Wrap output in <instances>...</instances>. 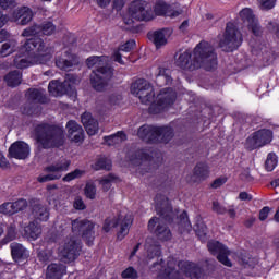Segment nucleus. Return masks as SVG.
Listing matches in <instances>:
<instances>
[{
    "label": "nucleus",
    "mask_w": 279,
    "mask_h": 279,
    "mask_svg": "<svg viewBox=\"0 0 279 279\" xmlns=\"http://www.w3.org/2000/svg\"><path fill=\"white\" fill-rule=\"evenodd\" d=\"M180 269V270H178ZM153 274H158L157 279H182L180 271L190 276V278H202V268L191 262H177L175 258L169 257L165 266L162 259L154 263L150 267Z\"/></svg>",
    "instance_id": "7ed1b4c3"
},
{
    "label": "nucleus",
    "mask_w": 279,
    "mask_h": 279,
    "mask_svg": "<svg viewBox=\"0 0 279 279\" xmlns=\"http://www.w3.org/2000/svg\"><path fill=\"white\" fill-rule=\"evenodd\" d=\"M194 175L198 178V180H206L208 175H210V168L206 163H198L194 168Z\"/></svg>",
    "instance_id": "c9c22d12"
},
{
    "label": "nucleus",
    "mask_w": 279,
    "mask_h": 279,
    "mask_svg": "<svg viewBox=\"0 0 279 279\" xmlns=\"http://www.w3.org/2000/svg\"><path fill=\"white\" fill-rule=\"evenodd\" d=\"M40 32L45 36H51V34H56V25H53V23H51V22L45 23L40 27Z\"/></svg>",
    "instance_id": "8fccbe9b"
},
{
    "label": "nucleus",
    "mask_w": 279,
    "mask_h": 279,
    "mask_svg": "<svg viewBox=\"0 0 279 279\" xmlns=\"http://www.w3.org/2000/svg\"><path fill=\"white\" fill-rule=\"evenodd\" d=\"M39 32H40V26L33 25V26L25 28L22 32V36H23V38H29V36H38Z\"/></svg>",
    "instance_id": "a18cd8bd"
},
{
    "label": "nucleus",
    "mask_w": 279,
    "mask_h": 279,
    "mask_svg": "<svg viewBox=\"0 0 279 279\" xmlns=\"http://www.w3.org/2000/svg\"><path fill=\"white\" fill-rule=\"evenodd\" d=\"M171 34H173L171 28H163L149 35V39L153 40L154 45L158 48L167 45V40L171 38Z\"/></svg>",
    "instance_id": "5701e85b"
},
{
    "label": "nucleus",
    "mask_w": 279,
    "mask_h": 279,
    "mask_svg": "<svg viewBox=\"0 0 279 279\" xmlns=\"http://www.w3.org/2000/svg\"><path fill=\"white\" fill-rule=\"evenodd\" d=\"M155 210L160 218L153 217L148 221L149 232H154L158 239L161 241H169L171 239V230L165 226L162 219L171 223L175 217H178V211H173L169 198L165 195H157L155 198Z\"/></svg>",
    "instance_id": "f03ea898"
},
{
    "label": "nucleus",
    "mask_w": 279,
    "mask_h": 279,
    "mask_svg": "<svg viewBox=\"0 0 279 279\" xmlns=\"http://www.w3.org/2000/svg\"><path fill=\"white\" fill-rule=\"evenodd\" d=\"M137 136L143 141L169 143V141L173 138V129L171 126H151L144 124L138 129Z\"/></svg>",
    "instance_id": "0eeeda50"
},
{
    "label": "nucleus",
    "mask_w": 279,
    "mask_h": 279,
    "mask_svg": "<svg viewBox=\"0 0 279 279\" xmlns=\"http://www.w3.org/2000/svg\"><path fill=\"white\" fill-rule=\"evenodd\" d=\"M94 169H96V171H99V169H106V171H110V169H112V161H110L108 158H100L95 163Z\"/></svg>",
    "instance_id": "37998d69"
},
{
    "label": "nucleus",
    "mask_w": 279,
    "mask_h": 279,
    "mask_svg": "<svg viewBox=\"0 0 279 279\" xmlns=\"http://www.w3.org/2000/svg\"><path fill=\"white\" fill-rule=\"evenodd\" d=\"M151 19H154L151 7L145 1L136 0L130 4L129 11L124 16V23L125 25H132L134 21H151Z\"/></svg>",
    "instance_id": "6e6552de"
},
{
    "label": "nucleus",
    "mask_w": 279,
    "mask_h": 279,
    "mask_svg": "<svg viewBox=\"0 0 279 279\" xmlns=\"http://www.w3.org/2000/svg\"><path fill=\"white\" fill-rule=\"evenodd\" d=\"M37 143L43 149H52L64 145V129L47 123L38 124L35 128Z\"/></svg>",
    "instance_id": "39448f33"
},
{
    "label": "nucleus",
    "mask_w": 279,
    "mask_h": 279,
    "mask_svg": "<svg viewBox=\"0 0 279 279\" xmlns=\"http://www.w3.org/2000/svg\"><path fill=\"white\" fill-rule=\"evenodd\" d=\"M23 77V74H21L20 71H13L11 73H9L4 80L8 84V86H11L12 88H14V86H19V84H21V80Z\"/></svg>",
    "instance_id": "4c0bfd02"
},
{
    "label": "nucleus",
    "mask_w": 279,
    "mask_h": 279,
    "mask_svg": "<svg viewBox=\"0 0 279 279\" xmlns=\"http://www.w3.org/2000/svg\"><path fill=\"white\" fill-rule=\"evenodd\" d=\"M233 258H235L240 265H247L250 263V256H247V253H236L233 255Z\"/></svg>",
    "instance_id": "6e6d98bb"
},
{
    "label": "nucleus",
    "mask_w": 279,
    "mask_h": 279,
    "mask_svg": "<svg viewBox=\"0 0 279 279\" xmlns=\"http://www.w3.org/2000/svg\"><path fill=\"white\" fill-rule=\"evenodd\" d=\"M15 48H16L15 41H7V43L2 44V51H1L0 56L2 58H7V56L14 53Z\"/></svg>",
    "instance_id": "79ce46f5"
},
{
    "label": "nucleus",
    "mask_w": 279,
    "mask_h": 279,
    "mask_svg": "<svg viewBox=\"0 0 279 279\" xmlns=\"http://www.w3.org/2000/svg\"><path fill=\"white\" fill-rule=\"evenodd\" d=\"M87 199H95L97 196V186L93 182H87L84 189Z\"/></svg>",
    "instance_id": "a19ab883"
},
{
    "label": "nucleus",
    "mask_w": 279,
    "mask_h": 279,
    "mask_svg": "<svg viewBox=\"0 0 279 279\" xmlns=\"http://www.w3.org/2000/svg\"><path fill=\"white\" fill-rule=\"evenodd\" d=\"M72 233L75 236H82L84 241H87V245H93L95 241V223L87 219H75L71 221Z\"/></svg>",
    "instance_id": "9b49d317"
},
{
    "label": "nucleus",
    "mask_w": 279,
    "mask_h": 279,
    "mask_svg": "<svg viewBox=\"0 0 279 279\" xmlns=\"http://www.w3.org/2000/svg\"><path fill=\"white\" fill-rule=\"evenodd\" d=\"M84 175V171L80 169H75L74 171L68 173L63 178V182H73V180H77L78 178H82Z\"/></svg>",
    "instance_id": "de8ad7c7"
},
{
    "label": "nucleus",
    "mask_w": 279,
    "mask_h": 279,
    "mask_svg": "<svg viewBox=\"0 0 279 279\" xmlns=\"http://www.w3.org/2000/svg\"><path fill=\"white\" fill-rule=\"evenodd\" d=\"M131 93L132 95H135V97H138V99L145 105L151 104V101H154V97H156L151 84L143 78L135 81L131 85Z\"/></svg>",
    "instance_id": "ddd939ff"
},
{
    "label": "nucleus",
    "mask_w": 279,
    "mask_h": 279,
    "mask_svg": "<svg viewBox=\"0 0 279 279\" xmlns=\"http://www.w3.org/2000/svg\"><path fill=\"white\" fill-rule=\"evenodd\" d=\"M175 90L173 88H163L160 90L157 96V104H153L149 108V112L153 114H158V112H162L165 108H169V106H173L175 102Z\"/></svg>",
    "instance_id": "2eb2a0df"
},
{
    "label": "nucleus",
    "mask_w": 279,
    "mask_h": 279,
    "mask_svg": "<svg viewBox=\"0 0 279 279\" xmlns=\"http://www.w3.org/2000/svg\"><path fill=\"white\" fill-rule=\"evenodd\" d=\"M114 181V177L109 174L108 177H104L99 183L102 186V191H110L112 186V182Z\"/></svg>",
    "instance_id": "09e8293b"
},
{
    "label": "nucleus",
    "mask_w": 279,
    "mask_h": 279,
    "mask_svg": "<svg viewBox=\"0 0 279 279\" xmlns=\"http://www.w3.org/2000/svg\"><path fill=\"white\" fill-rule=\"evenodd\" d=\"M168 12H169V7L167 5V2L159 1L155 5V14H157V16H167Z\"/></svg>",
    "instance_id": "c03bdc74"
},
{
    "label": "nucleus",
    "mask_w": 279,
    "mask_h": 279,
    "mask_svg": "<svg viewBox=\"0 0 279 279\" xmlns=\"http://www.w3.org/2000/svg\"><path fill=\"white\" fill-rule=\"evenodd\" d=\"M20 51L32 56L40 64H47L53 58V48L47 46L40 37H33L24 41Z\"/></svg>",
    "instance_id": "423d86ee"
},
{
    "label": "nucleus",
    "mask_w": 279,
    "mask_h": 279,
    "mask_svg": "<svg viewBox=\"0 0 279 279\" xmlns=\"http://www.w3.org/2000/svg\"><path fill=\"white\" fill-rule=\"evenodd\" d=\"M240 19L243 23H246L250 31L254 36H260L263 34V29L260 28V24L258 23V19L254 15V11L251 8H244L240 11Z\"/></svg>",
    "instance_id": "a211bd4d"
},
{
    "label": "nucleus",
    "mask_w": 279,
    "mask_h": 279,
    "mask_svg": "<svg viewBox=\"0 0 279 279\" xmlns=\"http://www.w3.org/2000/svg\"><path fill=\"white\" fill-rule=\"evenodd\" d=\"M0 213L2 215H15L12 203H4L0 205Z\"/></svg>",
    "instance_id": "5fc2aeb1"
},
{
    "label": "nucleus",
    "mask_w": 279,
    "mask_h": 279,
    "mask_svg": "<svg viewBox=\"0 0 279 279\" xmlns=\"http://www.w3.org/2000/svg\"><path fill=\"white\" fill-rule=\"evenodd\" d=\"M125 133L119 131L117 134L105 136L104 140L109 146L121 145L125 141Z\"/></svg>",
    "instance_id": "f704fd0d"
},
{
    "label": "nucleus",
    "mask_w": 279,
    "mask_h": 279,
    "mask_svg": "<svg viewBox=\"0 0 279 279\" xmlns=\"http://www.w3.org/2000/svg\"><path fill=\"white\" fill-rule=\"evenodd\" d=\"M265 167L267 171H274L278 167V156L274 153L268 154Z\"/></svg>",
    "instance_id": "ea45409f"
},
{
    "label": "nucleus",
    "mask_w": 279,
    "mask_h": 279,
    "mask_svg": "<svg viewBox=\"0 0 279 279\" xmlns=\"http://www.w3.org/2000/svg\"><path fill=\"white\" fill-rule=\"evenodd\" d=\"M28 99L36 101L37 104H47V96H45V89H33L28 93Z\"/></svg>",
    "instance_id": "e433bc0d"
},
{
    "label": "nucleus",
    "mask_w": 279,
    "mask_h": 279,
    "mask_svg": "<svg viewBox=\"0 0 279 279\" xmlns=\"http://www.w3.org/2000/svg\"><path fill=\"white\" fill-rule=\"evenodd\" d=\"M180 222H179V226L181 228H184L185 230H191V221H189V215L183 211L181 215H180Z\"/></svg>",
    "instance_id": "864d4df0"
},
{
    "label": "nucleus",
    "mask_w": 279,
    "mask_h": 279,
    "mask_svg": "<svg viewBox=\"0 0 279 279\" xmlns=\"http://www.w3.org/2000/svg\"><path fill=\"white\" fill-rule=\"evenodd\" d=\"M257 5L259 10H274L276 8V0H258Z\"/></svg>",
    "instance_id": "49530a36"
},
{
    "label": "nucleus",
    "mask_w": 279,
    "mask_h": 279,
    "mask_svg": "<svg viewBox=\"0 0 279 279\" xmlns=\"http://www.w3.org/2000/svg\"><path fill=\"white\" fill-rule=\"evenodd\" d=\"M11 254L13 260H15V263H19L20 260H25V258H28L29 251H27L24 246H22L19 243H12Z\"/></svg>",
    "instance_id": "c85d7f7f"
},
{
    "label": "nucleus",
    "mask_w": 279,
    "mask_h": 279,
    "mask_svg": "<svg viewBox=\"0 0 279 279\" xmlns=\"http://www.w3.org/2000/svg\"><path fill=\"white\" fill-rule=\"evenodd\" d=\"M134 218L132 217V214H128L126 216L123 217V219L120 222V230L118 231L119 241H123V239L128 236Z\"/></svg>",
    "instance_id": "cd10ccee"
},
{
    "label": "nucleus",
    "mask_w": 279,
    "mask_h": 279,
    "mask_svg": "<svg viewBox=\"0 0 279 279\" xmlns=\"http://www.w3.org/2000/svg\"><path fill=\"white\" fill-rule=\"evenodd\" d=\"M132 165L145 167L147 166V162H151V158L145 150H138L135 154V157L131 159Z\"/></svg>",
    "instance_id": "473e14b6"
},
{
    "label": "nucleus",
    "mask_w": 279,
    "mask_h": 279,
    "mask_svg": "<svg viewBox=\"0 0 279 279\" xmlns=\"http://www.w3.org/2000/svg\"><path fill=\"white\" fill-rule=\"evenodd\" d=\"M75 64H77V57L70 53L58 57L56 60V65L61 71H71V68L75 66Z\"/></svg>",
    "instance_id": "393cba45"
},
{
    "label": "nucleus",
    "mask_w": 279,
    "mask_h": 279,
    "mask_svg": "<svg viewBox=\"0 0 279 279\" xmlns=\"http://www.w3.org/2000/svg\"><path fill=\"white\" fill-rule=\"evenodd\" d=\"M269 213H271V209L269 207H264L263 209H260L259 211V220L260 221H265V219H267V217H269Z\"/></svg>",
    "instance_id": "680f3d73"
},
{
    "label": "nucleus",
    "mask_w": 279,
    "mask_h": 279,
    "mask_svg": "<svg viewBox=\"0 0 279 279\" xmlns=\"http://www.w3.org/2000/svg\"><path fill=\"white\" fill-rule=\"evenodd\" d=\"M211 210L214 213H217V215H226V213H228V209H226V207L221 206V204H219V202H217V201L213 202Z\"/></svg>",
    "instance_id": "13d9d810"
},
{
    "label": "nucleus",
    "mask_w": 279,
    "mask_h": 279,
    "mask_svg": "<svg viewBox=\"0 0 279 279\" xmlns=\"http://www.w3.org/2000/svg\"><path fill=\"white\" fill-rule=\"evenodd\" d=\"M175 64L180 69H187L189 71H194V69L214 71L217 69V52L208 41H201L194 48L193 59H191V51L185 50L178 57Z\"/></svg>",
    "instance_id": "f257e3e1"
},
{
    "label": "nucleus",
    "mask_w": 279,
    "mask_h": 279,
    "mask_svg": "<svg viewBox=\"0 0 279 279\" xmlns=\"http://www.w3.org/2000/svg\"><path fill=\"white\" fill-rule=\"evenodd\" d=\"M64 274H66V266L59 263L49 265L46 276L48 279H62Z\"/></svg>",
    "instance_id": "bb28decb"
},
{
    "label": "nucleus",
    "mask_w": 279,
    "mask_h": 279,
    "mask_svg": "<svg viewBox=\"0 0 279 279\" xmlns=\"http://www.w3.org/2000/svg\"><path fill=\"white\" fill-rule=\"evenodd\" d=\"M24 234L27 239H31V241H36V239L43 234V230L36 222H29L28 226L24 228Z\"/></svg>",
    "instance_id": "2f4dec72"
},
{
    "label": "nucleus",
    "mask_w": 279,
    "mask_h": 279,
    "mask_svg": "<svg viewBox=\"0 0 279 279\" xmlns=\"http://www.w3.org/2000/svg\"><path fill=\"white\" fill-rule=\"evenodd\" d=\"M14 239H16V231L14 230V228L11 227L8 230L7 240L14 241Z\"/></svg>",
    "instance_id": "0e129e2a"
},
{
    "label": "nucleus",
    "mask_w": 279,
    "mask_h": 279,
    "mask_svg": "<svg viewBox=\"0 0 279 279\" xmlns=\"http://www.w3.org/2000/svg\"><path fill=\"white\" fill-rule=\"evenodd\" d=\"M75 82V76L68 74L62 83L59 81H51L48 85V90L52 97H62L65 93H71V90H73Z\"/></svg>",
    "instance_id": "dca6fc26"
},
{
    "label": "nucleus",
    "mask_w": 279,
    "mask_h": 279,
    "mask_svg": "<svg viewBox=\"0 0 279 279\" xmlns=\"http://www.w3.org/2000/svg\"><path fill=\"white\" fill-rule=\"evenodd\" d=\"M81 121L89 136H95L97 132H99V122L95 118H93V114L85 112L81 117Z\"/></svg>",
    "instance_id": "4be33fe9"
},
{
    "label": "nucleus",
    "mask_w": 279,
    "mask_h": 279,
    "mask_svg": "<svg viewBox=\"0 0 279 279\" xmlns=\"http://www.w3.org/2000/svg\"><path fill=\"white\" fill-rule=\"evenodd\" d=\"M134 47H136V41L134 39H131L125 44H123L122 46H120L119 49L113 52L114 62H119V64H123V59H121L123 58V54H121V51H124V53H130V51H132Z\"/></svg>",
    "instance_id": "c756f323"
},
{
    "label": "nucleus",
    "mask_w": 279,
    "mask_h": 279,
    "mask_svg": "<svg viewBox=\"0 0 279 279\" xmlns=\"http://www.w3.org/2000/svg\"><path fill=\"white\" fill-rule=\"evenodd\" d=\"M37 258L39 263H43V265H47V263H51V260H53V251L51 250L38 251Z\"/></svg>",
    "instance_id": "58836bf2"
},
{
    "label": "nucleus",
    "mask_w": 279,
    "mask_h": 279,
    "mask_svg": "<svg viewBox=\"0 0 279 279\" xmlns=\"http://www.w3.org/2000/svg\"><path fill=\"white\" fill-rule=\"evenodd\" d=\"M74 208H76V210H84V208H86V205L84 204V201H82V198H76L74 202Z\"/></svg>",
    "instance_id": "e2e57ef3"
},
{
    "label": "nucleus",
    "mask_w": 279,
    "mask_h": 279,
    "mask_svg": "<svg viewBox=\"0 0 279 279\" xmlns=\"http://www.w3.org/2000/svg\"><path fill=\"white\" fill-rule=\"evenodd\" d=\"M86 64L88 69H95L90 76L93 88L98 92L106 90L108 82H110L114 75V70L106 65L108 64V57H89L86 61Z\"/></svg>",
    "instance_id": "20e7f679"
},
{
    "label": "nucleus",
    "mask_w": 279,
    "mask_h": 279,
    "mask_svg": "<svg viewBox=\"0 0 279 279\" xmlns=\"http://www.w3.org/2000/svg\"><path fill=\"white\" fill-rule=\"evenodd\" d=\"M121 99H123V97L119 94H112L110 96V104L117 105L119 104V101H121Z\"/></svg>",
    "instance_id": "69168bd1"
},
{
    "label": "nucleus",
    "mask_w": 279,
    "mask_h": 279,
    "mask_svg": "<svg viewBox=\"0 0 279 279\" xmlns=\"http://www.w3.org/2000/svg\"><path fill=\"white\" fill-rule=\"evenodd\" d=\"M29 145L25 142H15L9 148L11 158H15L16 160H25V158H29Z\"/></svg>",
    "instance_id": "6ab92c4d"
},
{
    "label": "nucleus",
    "mask_w": 279,
    "mask_h": 279,
    "mask_svg": "<svg viewBox=\"0 0 279 279\" xmlns=\"http://www.w3.org/2000/svg\"><path fill=\"white\" fill-rule=\"evenodd\" d=\"M33 217L37 221H47L49 219V209L43 204L34 205Z\"/></svg>",
    "instance_id": "7c9ffc66"
},
{
    "label": "nucleus",
    "mask_w": 279,
    "mask_h": 279,
    "mask_svg": "<svg viewBox=\"0 0 279 279\" xmlns=\"http://www.w3.org/2000/svg\"><path fill=\"white\" fill-rule=\"evenodd\" d=\"M69 167H71V160L69 159H60L59 161L47 166L45 168L46 173L41 174L37 178V181L40 183L52 182L53 180H60L62 178V173L64 171H69Z\"/></svg>",
    "instance_id": "f8f14e48"
},
{
    "label": "nucleus",
    "mask_w": 279,
    "mask_h": 279,
    "mask_svg": "<svg viewBox=\"0 0 279 279\" xmlns=\"http://www.w3.org/2000/svg\"><path fill=\"white\" fill-rule=\"evenodd\" d=\"M34 19V12L29 8L23 7L13 11L11 21L17 25H27Z\"/></svg>",
    "instance_id": "aec40b11"
},
{
    "label": "nucleus",
    "mask_w": 279,
    "mask_h": 279,
    "mask_svg": "<svg viewBox=\"0 0 279 279\" xmlns=\"http://www.w3.org/2000/svg\"><path fill=\"white\" fill-rule=\"evenodd\" d=\"M16 5V2L14 0H0V8L2 10H8V8H14Z\"/></svg>",
    "instance_id": "052dcab7"
},
{
    "label": "nucleus",
    "mask_w": 279,
    "mask_h": 279,
    "mask_svg": "<svg viewBox=\"0 0 279 279\" xmlns=\"http://www.w3.org/2000/svg\"><path fill=\"white\" fill-rule=\"evenodd\" d=\"M118 223L119 221H117V219L114 218L106 219L102 229L105 230V232H110V229L117 228Z\"/></svg>",
    "instance_id": "4d7b16f0"
},
{
    "label": "nucleus",
    "mask_w": 279,
    "mask_h": 279,
    "mask_svg": "<svg viewBox=\"0 0 279 279\" xmlns=\"http://www.w3.org/2000/svg\"><path fill=\"white\" fill-rule=\"evenodd\" d=\"M36 64H40L32 54L26 52H21L14 59V66L16 69H27L29 66H34Z\"/></svg>",
    "instance_id": "b1692460"
},
{
    "label": "nucleus",
    "mask_w": 279,
    "mask_h": 279,
    "mask_svg": "<svg viewBox=\"0 0 279 279\" xmlns=\"http://www.w3.org/2000/svg\"><path fill=\"white\" fill-rule=\"evenodd\" d=\"M68 137L72 143H82L84 141V129L77 122L70 120L66 123Z\"/></svg>",
    "instance_id": "412c9836"
},
{
    "label": "nucleus",
    "mask_w": 279,
    "mask_h": 279,
    "mask_svg": "<svg viewBox=\"0 0 279 279\" xmlns=\"http://www.w3.org/2000/svg\"><path fill=\"white\" fill-rule=\"evenodd\" d=\"M122 278L124 279H136L138 278V271L134 267H129L122 271Z\"/></svg>",
    "instance_id": "3c124183"
},
{
    "label": "nucleus",
    "mask_w": 279,
    "mask_h": 279,
    "mask_svg": "<svg viewBox=\"0 0 279 279\" xmlns=\"http://www.w3.org/2000/svg\"><path fill=\"white\" fill-rule=\"evenodd\" d=\"M82 252V242L77 238L68 236L60 243L58 254L64 263L77 260Z\"/></svg>",
    "instance_id": "1a4fd4ad"
},
{
    "label": "nucleus",
    "mask_w": 279,
    "mask_h": 279,
    "mask_svg": "<svg viewBox=\"0 0 279 279\" xmlns=\"http://www.w3.org/2000/svg\"><path fill=\"white\" fill-rule=\"evenodd\" d=\"M271 141H274V132L268 129H263L254 132L247 137L245 147L252 151L254 149H258V147L269 145Z\"/></svg>",
    "instance_id": "4468645a"
},
{
    "label": "nucleus",
    "mask_w": 279,
    "mask_h": 279,
    "mask_svg": "<svg viewBox=\"0 0 279 279\" xmlns=\"http://www.w3.org/2000/svg\"><path fill=\"white\" fill-rule=\"evenodd\" d=\"M156 78L158 84H162L163 82L165 84L169 85L171 82H173L171 78V72L165 68H158Z\"/></svg>",
    "instance_id": "72a5a7b5"
},
{
    "label": "nucleus",
    "mask_w": 279,
    "mask_h": 279,
    "mask_svg": "<svg viewBox=\"0 0 279 279\" xmlns=\"http://www.w3.org/2000/svg\"><path fill=\"white\" fill-rule=\"evenodd\" d=\"M145 250L147 252L146 260H154V258H160L162 254L160 245L154 243V240L150 238L146 240Z\"/></svg>",
    "instance_id": "a878e982"
},
{
    "label": "nucleus",
    "mask_w": 279,
    "mask_h": 279,
    "mask_svg": "<svg viewBox=\"0 0 279 279\" xmlns=\"http://www.w3.org/2000/svg\"><path fill=\"white\" fill-rule=\"evenodd\" d=\"M125 5V0H113V7L117 10H121Z\"/></svg>",
    "instance_id": "774afa93"
},
{
    "label": "nucleus",
    "mask_w": 279,
    "mask_h": 279,
    "mask_svg": "<svg viewBox=\"0 0 279 279\" xmlns=\"http://www.w3.org/2000/svg\"><path fill=\"white\" fill-rule=\"evenodd\" d=\"M239 199H241L242 202H251L252 195L247 194V192H241L239 194Z\"/></svg>",
    "instance_id": "338daca9"
},
{
    "label": "nucleus",
    "mask_w": 279,
    "mask_h": 279,
    "mask_svg": "<svg viewBox=\"0 0 279 279\" xmlns=\"http://www.w3.org/2000/svg\"><path fill=\"white\" fill-rule=\"evenodd\" d=\"M228 182V178L226 177H220L218 179H216L213 183H211V189H219L221 186H223V184H226Z\"/></svg>",
    "instance_id": "bf43d9fd"
},
{
    "label": "nucleus",
    "mask_w": 279,
    "mask_h": 279,
    "mask_svg": "<svg viewBox=\"0 0 279 279\" xmlns=\"http://www.w3.org/2000/svg\"><path fill=\"white\" fill-rule=\"evenodd\" d=\"M207 247L214 256L217 255L219 263L226 267H232V262L228 258L230 256V250L221 244L219 241L211 240L207 243Z\"/></svg>",
    "instance_id": "f3484780"
},
{
    "label": "nucleus",
    "mask_w": 279,
    "mask_h": 279,
    "mask_svg": "<svg viewBox=\"0 0 279 279\" xmlns=\"http://www.w3.org/2000/svg\"><path fill=\"white\" fill-rule=\"evenodd\" d=\"M13 206V213H21V210H25L27 208V201L25 199H19L14 203H12Z\"/></svg>",
    "instance_id": "603ef678"
},
{
    "label": "nucleus",
    "mask_w": 279,
    "mask_h": 279,
    "mask_svg": "<svg viewBox=\"0 0 279 279\" xmlns=\"http://www.w3.org/2000/svg\"><path fill=\"white\" fill-rule=\"evenodd\" d=\"M243 43L241 32L233 23H227L222 38L219 41V47L222 51H234L239 49Z\"/></svg>",
    "instance_id": "9d476101"
}]
</instances>
